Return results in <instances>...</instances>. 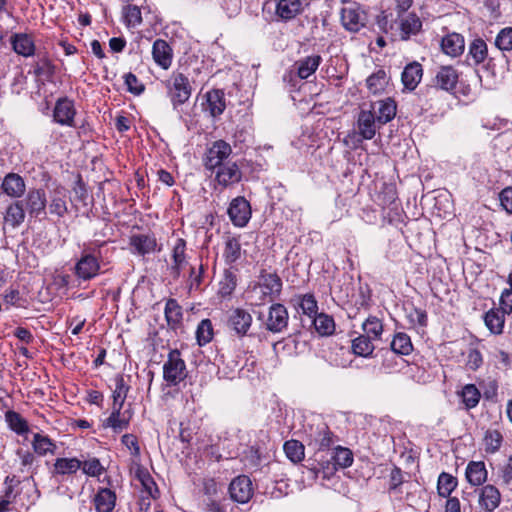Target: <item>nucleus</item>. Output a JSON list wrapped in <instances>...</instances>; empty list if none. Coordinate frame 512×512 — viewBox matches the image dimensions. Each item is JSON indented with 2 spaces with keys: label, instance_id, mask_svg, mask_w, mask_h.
Returning <instances> with one entry per match:
<instances>
[{
  "label": "nucleus",
  "instance_id": "19",
  "mask_svg": "<svg viewBox=\"0 0 512 512\" xmlns=\"http://www.w3.org/2000/svg\"><path fill=\"white\" fill-rule=\"evenodd\" d=\"M396 103L391 98L379 100L371 104V109L375 115L377 123L380 125L391 121L396 115Z\"/></svg>",
  "mask_w": 512,
  "mask_h": 512
},
{
  "label": "nucleus",
  "instance_id": "48",
  "mask_svg": "<svg viewBox=\"0 0 512 512\" xmlns=\"http://www.w3.org/2000/svg\"><path fill=\"white\" fill-rule=\"evenodd\" d=\"M331 459L337 468H347L353 463V454L350 449L338 446L331 452Z\"/></svg>",
  "mask_w": 512,
  "mask_h": 512
},
{
  "label": "nucleus",
  "instance_id": "6",
  "mask_svg": "<svg viewBox=\"0 0 512 512\" xmlns=\"http://www.w3.org/2000/svg\"><path fill=\"white\" fill-rule=\"evenodd\" d=\"M232 154V147L224 140H217L211 144L203 159L204 167L212 172L221 165L226 164Z\"/></svg>",
  "mask_w": 512,
  "mask_h": 512
},
{
  "label": "nucleus",
  "instance_id": "57",
  "mask_svg": "<svg viewBox=\"0 0 512 512\" xmlns=\"http://www.w3.org/2000/svg\"><path fill=\"white\" fill-rule=\"evenodd\" d=\"M237 285L236 275L230 271L225 270L223 279L220 281L219 292L222 296L230 295Z\"/></svg>",
  "mask_w": 512,
  "mask_h": 512
},
{
  "label": "nucleus",
  "instance_id": "51",
  "mask_svg": "<svg viewBox=\"0 0 512 512\" xmlns=\"http://www.w3.org/2000/svg\"><path fill=\"white\" fill-rule=\"evenodd\" d=\"M5 418L9 427L17 434L22 435L29 431L27 421L19 413L8 411L5 414Z\"/></svg>",
  "mask_w": 512,
  "mask_h": 512
},
{
  "label": "nucleus",
  "instance_id": "8",
  "mask_svg": "<svg viewBox=\"0 0 512 512\" xmlns=\"http://www.w3.org/2000/svg\"><path fill=\"white\" fill-rule=\"evenodd\" d=\"M341 22L343 27L350 32H358L366 23V13L353 2L341 10Z\"/></svg>",
  "mask_w": 512,
  "mask_h": 512
},
{
  "label": "nucleus",
  "instance_id": "63",
  "mask_svg": "<svg viewBox=\"0 0 512 512\" xmlns=\"http://www.w3.org/2000/svg\"><path fill=\"white\" fill-rule=\"evenodd\" d=\"M121 442L130 450V453L133 456L137 457L140 455V447L138 444V439L135 435L125 434L122 436Z\"/></svg>",
  "mask_w": 512,
  "mask_h": 512
},
{
  "label": "nucleus",
  "instance_id": "60",
  "mask_svg": "<svg viewBox=\"0 0 512 512\" xmlns=\"http://www.w3.org/2000/svg\"><path fill=\"white\" fill-rule=\"evenodd\" d=\"M124 83L127 90L134 95H141L145 90V85L131 72L124 75Z\"/></svg>",
  "mask_w": 512,
  "mask_h": 512
},
{
  "label": "nucleus",
  "instance_id": "44",
  "mask_svg": "<svg viewBox=\"0 0 512 512\" xmlns=\"http://www.w3.org/2000/svg\"><path fill=\"white\" fill-rule=\"evenodd\" d=\"M457 487V479L449 473L442 472L438 477L437 491L440 497L446 498Z\"/></svg>",
  "mask_w": 512,
  "mask_h": 512
},
{
  "label": "nucleus",
  "instance_id": "55",
  "mask_svg": "<svg viewBox=\"0 0 512 512\" xmlns=\"http://www.w3.org/2000/svg\"><path fill=\"white\" fill-rule=\"evenodd\" d=\"M495 46L503 52L512 51V27H505L498 32Z\"/></svg>",
  "mask_w": 512,
  "mask_h": 512
},
{
  "label": "nucleus",
  "instance_id": "34",
  "mask_svg": "<svg viewBox=\"0 0 512 512\" xmlns=\"http://www.w3.org/2000/svg\"><path fill=\"white\" fill-rule=\"evenodd\" d=\"M82 466L78 458H57L53 464L51 473L55 476L75 474Z\"/></svg>",
  "mask_w": 512,
  "mask_h": 512
},
{
  "label": "nucleus",
  "instance_id": "24",
  "mask_svg": "<svg viewBox=\"0 0 512 512\" xmlns=\"http://www.w3.org/2000/svg\"><path fill=\"white\" fill-rule=\"evenodd\" d=\"M423 76L422 65L413 61L407 64L401 74V81L405 89L413 91L420 83Z\"/></svg>",
  "mask_w": 512,
  "mask_h": 512
},
{
  "label": "nucleus",
  "instance_id": "36",
  "mask_svg": "<svg viewBox=\"0 0 512 512\" xmlns=\"http://www.w3.org/2000/svg\"><path fill=\"white\" fill-rule=\"evenodd\" d=\"M487 470L484 462L471 461L465 471L467 481L473 486H480L487 480Z\"/></svg>",
  "mask_w": 512,
  "mask_h": 512
},
{
  "label": "nucleus",
  "instance_id": "25",
  "mask_svg": "<svg viewBox=\"0 0 512 512\" xmlns=\"http://www.w3.org/2000/svg\"><path fill=\"white\" fill-rule=\"evenodd\" d=\"M171 274L175 279L179 278L182 269L187 264L186 260V241L183 238H177L172 248Z\"/></svg>",
  "mask_w": 512,
  "mask_h": 512
},
{
  "label": "nucleus",
  "instance_id": "4",
  "mask_svg": "<svg viewBox=\"0 0 512 512\" xmlns=\"http://www.w3.org/2000/svg\"><path fill=\"white\" fill-rule=\"evenodd\" d=\"M282 289L281 278L275 273L261 274L259 282L251 290V299L255 305L275 300Z\"/></svg>",
  "mask_w": 512,
  "mask_h": 512
},
{
  "label": "nucleus",
  "instance_id": "64",
  "mask_svg": "<svg viewBox=\"0 0 512 512\" xmlns=\"http://www.w3.org/2000/svg\"><path fill=\"white\" fill-rule=\"evenodd\" d=\"M506 314L512 313V288L505 289L500 297V307Z\"/></svg>",
  "mask_w": 512,
  "mask_h": 512
},
{
  "label": "nucleus",
  "instance_id": "39",
  "mask_svg": "<svg viewBox=\"0 0 512 512\" xmlns=\"http://www.w3.org/2000/svg\"><path fill=\"white\" fill-rule=\"evenodd\" d=\"M33 68L35 76L41 80L51 81L55 74V65L46 56L38 58L34 62Z\"/></svg>",
  "mask_w": 512,
  "mask_h": 512
},
{
  "label": "nucleus",
  "instance_id": "56",
  "mask_svg": "<svg viewBox=\"0 0 512 512\" xmlns=\"http://www.w3.org/2000/svg\"><path fill=\"white\" fill-rule=\"evenodd\" d=\"M332 443V433L324 426L309 445L314 444L315 448L320 452L328 449Z\"/></svg>",
  "mask_w": 512,
  "mask_h": 512
},
{
  "label": "nucleus",
  "instance_id": "15",
  "mask_svg": "<svg viewBox=\"0 0 512 512\" xmlns=\"http://www.w3.org/2000/svg\"><path fill=\"white\" fill-rule=\"evenodd\" d=\"M303 10L302 0H276L275 17L278 21L288 22L295 19Z\"/></svg>",
  "mask_w": 512,
  "mask_h": 512
},
{
  "label": "nucleus",
  "instance_id": "17",
  "mask_svg": "<svg viewBox=\"0 0 512 512\" xmlns=\"http://www.w3.org/2000/svg\"><path fill=\"white\" fill-rule=\"evenodd\" d=\"M76 111L74 104L67 98L59 99L53 110L54 121L63 126L74 127V117Z\"/></svg>",
  "mask_w": 512,
  "mask_h": 512
},
{
  "label": "nucleus",
  "instance_id": "45",
  "mask_svg": "<svg viewBox=\"0 0 512 512\" xmlns=\"http://www.w3.org/2000/svg\"><path fill=\"white\" fill-rule=\"evenodd\" d=\"M225 261L229 264L235 263L241 257V244L236 237H228L225 241L223 252Z\"/></svg>",
  "mask_w": 512,
  "mask_h": 512
},
{
  "label": "nucleus",
  "instance_id": "38",
  "mask_svg": "<svg viewBox=\"0 0 512 512\" xmlns=\"http://www.w3.org/2000/svg\"><path fill=\"white\" fill-rule=\"evenodd\" d=\"M391 353L396 355H409L413 351L411 338L404 332H398L391 341Z\"/></svg>",
  "mask_w": 512,
  "mask_h": 512
},
{
  "label": "nucleus",
  "instance_id": "27",
  "mask_svg": "<svg viewBox=\"0 0 512 512\" xmlns=\"http://www.w3.org/2000/svg\"><path fill=\"white\" fill-rule=\"evenodd\" d=\"M11 45L15 53L23 57L33 56L35 53V42L29 34L16 33L12 35Z\"/></svg>",
  "mask_w": 512,
  "mask_h": 512
},
{
  "label": "nucleus",
  "instance_id": "49",
  "mask_svg": "<svg viewBox=\"0 0 512 512\" xmlns=\"http://www.w3.org/2000/svg\"><path fill=\"white\" fill-rule=\"evenodd\" d=\"M49 211L51 214L57 215L58 217H63L68 212L64 192L61 190L55 191L54 195L51 197Z\"/></svg>",
  "mask_w": 512,
  "mask_h": 512
},
{
  "label": "nucleus",
  "instance_id": "3",
  "mask_svg": "<svg viewBox=\"0 0 512 512\" xmlns=\"http://www.w3.org/2000/svg\"><path fill=\"white\" fill-rule=\"evenodd\" d=\"M163 85L174 109L188 102L192 95L193 88L190 80L181 72L173 71L163 81Z\"/></svg>",
  "mask_w": 512,
  "mask_h": 512
},
{
  "label": "nucleus",
  "instance_id": "18",
  "mask_svg": "<svg viewBox=\"0 0 512 512\" xmlns=\"http://www.w3.org/2000/svg\"><path fill=\"white\" fill-rule=\"evenodd\" d=\"M252 321V315L248 311L236 308L229 316L228 325L237 334V336L244 337L247 335L252 325Z\"/></svg>",
  "mask_w": 512,
  "mask_h": 512
},
{
  "label": "nucleus",
  "instance_id": "37",
  "mask_svg": "<svg viewBox=\"0 0 512 512\" xmlns=\"http://www.w3.org/2000/svg\"><path fill=\"white\" fill-rule=\"evenodd\" d=\"M32 447L34 452L39 456H46L48 454L54 455L57 450L56 443L47 435L35 433L32 440Z\"/></svg>",
  "mask_w": 512,
  "mask_h": 512
},
{
  "label": "nucleus",
  "instance_id": "14",
  "mask_svg": "<svg viewBox=\"0 0 512 512\" xmlns=\"http://www.w3.org/2000/svg\"><path fill=\"white\" fill-rule=\"evenodd\" d=\"M288 312L284 305L276 303L269 308L265 327L273 333L282 332L288 325Z\"/></svg>",
  "mask_w": 512,
  "mask_h": 512
},
{
  "label": "nucleus",
  "instance_id": "2",
  "mask_svg": "<svg viewBox=\"0 0 512 512\" xmlns=\"http://www.w3.org/2000/svg\"><path fill=\"white\" fill-rule=\"evenodd\" d=\"M104 242H96L93 247L85 246L80 258L75 263L74 274L83 281H89L99 275L101 264L100 248Z\"/></svg>",
  "mask_w": 512,
  "mask_h": 512
},
{
  "label": "nucleus",
  "instance_id": "5",
  "mask_svg": "<svg viewBox=\"0 0 512 512\" xmlns=\"http://www.w3.org/2000/svg\"><path fill=\"white\" fill-rule=\"evenodd\" d=\"M187 377L185 361L181 358L179 350L174 349L168 353L163 365V379L169 386H176Z\"/></svg>",
  "mask_w": 512,
  "mask_h": 512
},
{
  "label": "nucleus",
  "instance_id": "21",
  "mask_svg": "<svg viewBox=\"0 0 512 512\" xmlns=\"http://www.w3.org/2000/svg\"><path fill=\"white\" fill-rule=\"evenodd\" d=\"M132 253L144 256L156 250L157 240L153 235L137 234L130 237Z\"/></svg>",
  "mask_w": 512,
  "mask_h": 512
},
{
  "label": "nucleus",
  "instance_id": "61",
  "mask_svg": "<svg viewBox=\"0 0 512 512\" xmlns=\"http://www.w3.org/2000/svg\"><path fill=\"white\" fill-rule=\"evenodd\" d=\"M409 322L412 325H418L420 327H426L428 323V316L425 310L417 307H413L408 314Z\"/></svg>",
  "mask_w": 512,
  "mask_h": 512
},
{
  "label": "nucleus",
  "instance_id": "41",
  "mask_svg": "<svg viewBox=\"0 0 512 512\" xmlns=\"http://www.w3.org/2000/svg\"><path fill=\"white\" fill-rule=\"evenodd\" d=\"M373 339L365 335H359L352 340L351 349L356 356L370 357L375 349Z\"/></svg>",
  "mask_w": 512,
  "mask_h": 512
},
{
  "label": "nucleus",
  "instance_id": "53",
  "mask_svg": "<svg viewBox=\"0 0 512 512\" xmlns=\"http://www.w3.org/2000/svg\"><path fill=\"white\" fill-rule=\"evenodd\" d=\"M484 446L487 453L497 452L503 441L502 434L498 430H487L484 435Z\"/></svg>",
  "mask_w": 512,
  "mask_h": 512
},
{
  "label": "nucleus",
  "instance_id": "46",
  "mask_svg": "<svg viewBox=\"0 0 512 512\" xmlns=\"http://www.w3.org/2000/svg\"><path fill=\"white\" fill-rule=\"evenodd\" d=\"M469 55L475 64L483 63L488 56V46L482 38L474 39L469 46Z\"/></svg>",
  "mask_w": 512,
  "mask_h": 512
},
{
  "label": "nucleus",
  "instance_id": "50",
  "mask_svg": "<svg viewBox=\"0 0 512 512\" xmlns=\"http://www.w3.org/2000/svg\"><path fill=\"white\" fill-rule=\"evenodd\" d=\"M365 336L373 340L381 338L383 333V324L376 316H369L362 325Z\"/></svg>",
  "mask_w": 512,
  "mask_h": 512
},
{
  "label": "nucleus",
  "instance_id": "1",
  "mask_svg": "<svg viewBox=\"0 0 512 512\" xmlns=\"http://www.w3.org/2000/svg\"><path fill=\"white\" fill-rule=\"evenodd\" d=\"M459 75L453 66H441L432 79V85L428 86L423 92L429 108L433 109L439 106L441 102V92L453 91L458 83Z\"/></svg>",
  "mask_w": 512,
  "mask_h": 512
},
{
  "label": "nucleus",
  "instance_id": "9",
  "mask_svg": "<svg viewBox=\"0 0 512 512\" xmlns=\"http://www.w3.org/2000/svg\"><path fill=\"white\" fill-rule=\"evenodd\" d=\"M22 201L30 217L38 218L46 213L47 198L43 189L31 188Z\"/></svg>",
  "mask_w": 512,
  "mask_h": 512
},
{
  "label": "nucleus",
  "instance_id": "30",
  "mask_svg": "<svg viewBox=\"0 0 512 512\" xmlns=\"http://www.w3.org/2000/svg\"><path fill=\"white\" fill-rule=\"evenodd\" d=\"M205 97L207 105L205 109L214 118L220 116L226 108L225 94L223 90L212 89L206 93Z\"/></svg>",
  "mask_w": 512,
  "mask_h": 512
},
{
  "label": "nucleus",
  "instance_id": "42",
  "mask_svg": "<svg viewBox=\"0 0 512 512\" xmlns=\"http://www.w3.org/2000/svg\"><path fill=\"white\" fill-rule=\"evenodd\" d=\"M458 394L467 410L475 408L481 398V393L474 384H466Z\"/></svg>",
  "mask_w": 512,
  "mask_h": 512
},
{
  "label": "nucleus",
  "instance_id": "40",
  "mask_svg": "<svg viewBox=\"0 0 512 512\" xmlns=\"http://www.w3.org/2000/svg\"><path fill=\"white\" fill-rule=\"evenodd\" d=\"M388 81L389 77L386 72L383 69H379L367 78L366 85L368 90L376 95L385 91Z\"/></svg>",
  "mask_w": 512,
  "mask_h": 512
},
{
  "label": "nucleus",
  "instance_id": "31",
  "mask_svg": "<svg viewBox=\"0 0 512 512\" xmlns=\"http://www.w3.org/2000/svg\"><path fill=\"white\" fill-rule=\"evenodd\" d=\"M505 315L500 308H491L485 313L484 323L492 334L501 335L504 332Z\"/></svg>",
  "mask_w": 512,
  "mask_h": 512
},
{
  "label": "nucleus",
  "instance_id": "16",
  "mask_svg": "<svg viewBox=\"0 0 512 512\" xmlns=\"http://www.w3.org/2000/svg\"><path fill=\"white\" fill-rule=\"evenodd\" d=\"M501 502V493L497 487L488 484L478 490V505L483 512H493Z\"/></svg>",
  "mask_w": 512,
  "mask_h": 512
},
{
  "label": "nucleus",
  "instance_id": "58",
  "mask_svg": "<svg viewBox=\"0 0 512 512\" xmlns=\"http://www.w3.org/2000/svg\"><path fill=\"white\" fill-rule=\"evenodd\" d=\"M82 471L90 477H98L100 476L104 471L105 468L100 463L98 458H90L88 460L82 461Z\"/></svg>",
  "mask_w": 512,
  "mask_h": 512
},
{
  "label": "nucleus",
  "instance_id": "22",
  "mask_svg": "<svg viewBox=\"0 0 512 512\" xmlns=\"http://www.w3.org/2000/svg\"><path fill=\"white\" fill-rule=\"evenodd\" d=\"M152 56L155 63L167 70L172 64L173 52L167 41L157 39L152 46Z\"/></svg>",
  "mask_w": 512,
  "mask_h": 512
},
{
  "label": "nucleus",
  "instance_id": "7",
  "mask_svg": "<svg viewBox=\"0 0 512 512\" xmlns=\"http://www.w3.org/2000/svg\"><path fill=\"white\" fill-rule=\"evenodd\" d=\"M228 492L234 502L246 504L254 495L252 480L247 475H239L230 482Z\"/></svg>",
  "mask_w": 512,
  "mask_h": 512
},
{
  "label": "nucleus",
  "instance_id": "26",
  "mask_svg": "<svg viewBox=\"0 0 512 512\" xmlns=\"http://www.w3.org/2000/svg\"><path fill=\"white\" fill-rule=\"evenodd\" d=\"M97 512H112L116 505V494L109 488H99L93 497Z\"/></svg>",
  "mask_w": 512,
  "mask_h": 512
},
{
  "label": "nucleus",
  "instance_id": "11",
  "mask_svg": "<svg viewBox=\"0 0 512 512\" xmlns=\"http://www.w3.org/2000/svg\"><path fill=\"white\" fill-rule=\"evenodd\" d=\"M242 179V171L236 162L227 161L215 169V181L223 188L239 183Z\"/></svg>",
  "mask_w": 512,
  "mask_h": 512
},
{
  "label": "nucleus",
  "instance_id": "33",
  "mask_svg": "<svg viewBox=\"0 0 512 512\" xmlns=\"http://www.w3.org/2000/svg\"><path fill=\"white\" fill-rule=\"evenodd\" d=\"M400 38L408 40L412 35H416L421 31L422 21L415 13H409L400 19Z\"/></svg>",
  "mask_w": 512,
  "mask_h": 512
},
{
  "label": "nucleus",
  "instance_id": "28",
  "mask_svg": "<svg viewBox=\"0 0 512 512\" xmlns=\"http://www.w3.org/2000/svg\"><path fill=\"white\" fill-rule=\"evenodd\" d=\"M131 416L128 411L122 412V409L112 408L110 416L103 422V427L111 428L115 433H120L128 428Z\"/></svg>",
  "mask_w": 512,
  "mask_h": 512
},
{
  "label": "nucleus",
  "instance_id": "43",
  "mask_svg": "<svg viewBox=\"0 0 512 512\" xmlns=\"http://www.w3.org/2000/svg\"><path fill=\"white\" fill-rule=\"evenodd\" d=\"M313 324L316 331L323 336H328L335 331V322L332 316L324 313L316 314L313 317Z\"/></svg>",
  "mask_w": 512,
  "mask_h": 512
},
{
  "label": "nucleus",
  "instance_id": "13",
  "mask_svg": "<svg viewBox=\"0 0 512 512\" xmlns=\"http://www.w3.org/2000/svg\"><path fill=\"white\" fill-rule=\"evenodd\" d=\"M0 190L13 200H20L25 195L26 183L22 176L10 172L2 180Z\"/></svg>",
  "mask_w": 512,
  "mask_h": 512
},
{
  "label": "nucleus",
  "instance_id": "62",
  "mask_svg": "<svg viewBox=\"0 0 512 512\" xmlns=\"http://www.w3.org/2000/svg\"><path fill=\"white\" fill-rule=\"evenodd\" d=\"M483 363V357L481 352L476 348H471L467 355V367L470 370H477Z\"/></svg>",
  "mask_w": 512,
  "mask_h": 512
},
{
  "label": "nucleus",
  "instance_id": "32",
  "mask_svg": "<svg viewBox=\"0 0 512 512\" xmlns=\"http://www.w3.org/2000/svg\"><path fill=\"white\" fill-rule=\"evenodd\" d=\"M165 319L168 326L177 330L182 327L183 310L176 299L170 298L165 304Z\"/></svg>",
  "mask_w": 512,
  "mask_h": 512
},
{
  "label": "nucleus",
  "instance_id": "54",
  "mask_svg": "<svg viewBox=\"0 0 512 512\" xmlns=\"http://www.w3.org/2000/svg\"><path fill=\"white\" fill-rule=\"evenodd\" d=\"M298 306L303 314L313 318L318 311L317 301L312 294H305L299 297Z\"/></svg>",
  "mask_w": 512,
  "mask_h": 512
},
{
  "label": "nucleus",
  "instance_id": "20",
  "mask_svg": "<svg viewBox=\"0 0 512 512\" xmlns=\"http://www.w3.org/2000/svg\"><path fill=\"white\" fill-rule=\"evenodd\" d=\"M377 120L372 110L362 109L357 118V128L359 135L365 140H371L376 134Z\"/></svg>",
  "mask_w": 512,
  "mask_h": 512
},
{
  "label": "nucleus",
  "instance_id": "29",
  "mask_svg": "<svg viewBox=\"0 0 512 512\" xmlns=\"http://www.w3.org/2000/svg\"><path fill=\"white\" fill-rule=\"evenodd\" d=\"M441 48L446 55L451 57L460 56L465 48L464 37L456 32L449 33L442 38Z\"/></svg>",
  "mask_w": 512,
  "mask_h": 512
},
{
  "label": "nucleus",
  "instance_id": "10",
  "mask_svg": "<svg viewBox=\"0 0 512 512\" xmlns=\"http://www.w3.org/2000/svg\"><path fill=\"white\" fill-rule=\"evenodd\" d=\"M0 214L3 217V225L11 228L19 227L26 217L22 200H12L5 207H0Z\"/></svg>",
  "mask_w": 512,
  "mask_h": 512
},
{
  "label": "nucleus",
  "instance_id": "59",
  "mask_svg": "<svg viewBox=\"0 0 512 512\" xmlns=\"http://www.w3.org/2000/svg\"><path fill=\"white\" fill-rule=\"evenodd\" d=\"M124 18L128 26H138L142 22L141 9L137 5L129 4L124 8Z\"/></svg>",
  "mask_w": 512,
  "mask_h": 512
},
{
  "label": "nucleus",
  "instance_id": "23",
  "mask_svg": "<svg viewBox=\"0 0 512 512\" xmlns=\"http://www.w3.org/2000/svg\"><path fill=\"white\" fill-rule=\"evenodd\" d=\"M322 62V57L318 54L309 55L304 58L297 60L293 68L296 71L297 76L304 80L308 79L313 75Z\"/></svg>",
  "mask_w": 512,
  "mask_h": 512
},
{
  "label": "nucleus",
  "instance_id": "12",
  "mask_svg": "<svg viewBox=\"0 0 512 512\" xmlns=\"http://www.w3.org/2000/svg\"><path fill=\"white\" fill-rule=\"evenodd\" d=\"M228 214L235 226L244 227L251 218V207L244 197L233 199L228 208Z\"/></svg>",
  "mask_w": 512,
  "mask_h": 512
},
{
  "label": "nucleus",
  "instance_id": "47",
  "mask_svg": "<svg viewBox=\"0 0 512 512\" xmlns=\"http://www.w3.org/2000/svg\"><path fill=\"white\" fill-rule=\"evenodd\" d=\"M214 336L213 325L210 319H203L196 329V340L199 346L211 342Z\"/></svg>",
  "mask_w": 512,
  "mask_h": 512
},
{
  "label": "nucleus",
  "instance_id": "35",
  "mask_svg": "<svg viewBox=\"0 0 512 512\" xmlns=\"http://www.w3.org/2000/svg\"><path fill=\"white\" fill-rule=\"evenodd\" d=\"M115 388L112 391V408L123 409L125 400L130 390V385L125 377L118 374L114 378Z\"/></svg>",
  "mask_w": 512,
  "mask_h": 512
},
{
  "label": "nucleus",
  "instance_id": "52",
  "mask_svg": "<svg viewBox=\"0 0 512 512\" xmlns=\"http://www.w3.org/2000/svg\"><path fill=\"white\" fill-rule=\"evenodd\" d=\"M286 456L294 463H298L304 459V445L297 440H289L284 444Z\"/></svg>",
  "mask_w": 512,
  "mask_h": 512
}]
</instances>
